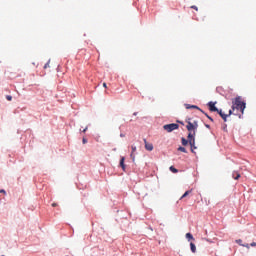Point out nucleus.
Instances as JSON below:
<instances>
[{"label": "nucleus", "instance_id": "27", "mask_svg": "<svg viewBox=\"0 0 256 256\" xmlns=\"http://www.w3.org/2000/svg\"><path fill=\"white\" fill-rule=\"evenodd\" d=\"M205 127H206L207 129H211V126H210L209 124H206Z\"/></svg>", "mask_w": 256, "mask_h": 256}, {"label": "nucleus", "instance_id": "29", "mask_svg": "<svg viewBox=\"0 0 256 256\" xmlns=\"http://www.w3.org/2000/svg\"><path fill=\"white\" fill-rule=\"evenodd\" d=\"M86 132H87V127L82 130V133H86Z\"/></svg>", "mask_w": 256, "mask_h": 256}, {"label": "nucleus", "instance_id": "24", "mask_svg": "<svg viewBox=\"0 0 256 256\" xmlns=\"http://www.w3.org/2000/svg\"><path fill=\"white\" fill-rule=\"evenodd\" d=\"M82 143H83V145H85V144L87 143L86 138H83V139H82Z\"/></svg>", "mask_w": 256, "mask_h": 256}, {"label": "nucleus", "instance_id": "16", "mask_svg": "<svg viewBox=\"0 0 256 256\" xmlns=\"http://www.w3.org/2000/svg\"><path fill=\"white\" fill-rule=\"evenodd\" d=\"M170 171L172 172V173H179V170H177L175 167H173V166H171L170 167Z\"/></svg>", "mask_w": 256, "mask_h": 256}, {"label": "nucleus", "instance_id": "17", "mask_svg": "<svg viewBox=\"0 0 256 256\" xmlns=\"http://www.w3.org/2000/svg\"><path fill=\"white\" fill-rule=\"evenodd\" d=\"M178 151H181L182 153H187V149H185V147H179Z\"/></svg>", "mask_w": 256, "mask_h": 256}, {"label": "nucleus", "instance_id": "32", "mask_svg": "<svg viewBox=\"0 0 256 256\" xmlns=\"http://www.w3.org/2000/svg\"><path fill=\"white\" fill-rule=\"evenodd\" d=\"M177 123H180V125H184V123H183V122H181V121H177Z\"/></svg>", "mask_w": 256, "mask_h": 256}, {"label": "nucleus", "instance_id": "1", "mask_svg": "<svg viewBox=\"0 0 256 256\" xmlns=\"http://www.w3.org/2000/svg\"><path fill=\"white\" fill-rule=\"evenodd\" d=\"M246 104L245 102L241 99V96H238L234 99L232 102V110L235 111H240V113H244L245 111Z\"/></svg>", "mask_w": 256, "mask_h": 256}, {"label": "nucleus", "instance_id": "13", "mask_svg": "<svg viewBox=\"0 0 256 256\" xmlns=\"http://www.w3.org/2000/svg\"><path fill=\"white\" fill-rule=\"evenodd\" d=\"M181 141H182V145L184 146V147H187V145H189V139L187 140V139H185V138H181Z\"/></svg>", "mask_w": 256, "mask_h": 256}, {"label": "nucleus", "instance_id": "7", "mask_svg": "<svg viewBox=\"0 0 256 256\" xmlns=\"http://www.w3.org/2000/svg\"><path fill=\"white\" fill-rule=\"evenodd\" d=\"M131 149H132V152L130 154V157H131L132 161L135 162V151H137V146L132 145Z\"/></svg>", "mask_w": 256, "mask_h": 256}, {"label": "nucleus", "instance_id": "20", "mask_svg": "<svg viewBox=\"0 0 256 256\" xmlns=\"http://www.w3.org/2000/svg\"><path fill=\"white\" fill-rule=\"evenodd\" d=\"M236 243H238V245H242L243 246V244H241V243H243V240H241V239L236 240Z\"/></svg>", "mask_w": 256, "mask_h": 256}, {"label": "nucleus", "instance_id": "34", "mask_svg": "<svg viewBox=\"0 0 256 256\" xmlns=\"http://www.w3.org/2000/svg\"><path fill=\"white\" fill-rule=\"evenodd\" d=\"M120 136L123 137V134H121Z\"/></svg>", "mask_w": 256, "mask_h": 256}, {"label": "nucleus", "instance_id": "8", "mask_svg": "<svg viewBox=\"0 0 256 256\" xmlns=\"http://www.w3.org/2000/svg\"><path fill=\"white\" fill-rule=\"evenodd\" d=\"M144 143L146 151H153V144L148 143L146 139H144Z\"/></svg>", "mask_w": 256, "mask_h": 256}, {"label": "nucleus", "instance_id": "10", "mask_svg": "<svg viewBox=\"0 0 256 256\" xmlns=\"http://www.w3.org/2000/svg\"><path fill=\"white\" fill-rule=\"evenodd\" d=\"M120 167L125 171V157H121L120 159Z\"/></svg>", "mask_w": 256, "mask_h": 256}, {"label": "nucleus", "instance_id": "28", "mask_svg": "<svg viewBox=\"0 0 256 256\" xmlns=\"http://www.w3.org/2000/svg\"><path fill=\"white\" fill-rule=\"evenodd\" d=\"M103 87H105V89H107V83H103Z\"/></svg>", "mask_w": 256, "mask_h": 256}, {"label": "nucleus", "instance_id": "3", "mask_svg": "<svg viewBox=\"0 0 256 256\" xmlns=\"http://www.w3.org/2000/svg\"><path fill=\"white\" fill-rule=\"evenodd\" d=\"M163 129H164V131H167V133H171V132L179 129V124H175V123L166 124L163 126Z\"/></svg>", "mask_w": 256, "mask_h": 256}, {"label": "nucleus", "instance_id": "19", "mask_svg": "<svg viewBox=\"0 0 256 256\" xmlns=\"http://www.w3.org/2000/svg\"><path fill=\"white\" fill-rule=\"evenodd\" d=\"M190 8L194 9L195 11H199V8L197 6H195V5H192Z\"/></svg>", "mask_w": 256, "mask_h": 256}, {"label": "nucleus", "instance_id": "12", "mask_svg": "<svg viewBox=\"0 0 256 256\" xmlns=\"http://www.w3.org/2000/svg\"><path fill=\"white\" fill-rule=\"evenodd\" d=\"M186 239H188V241H195L192 233H186Z\"/></svg>", "mask_w": 256, "mask_h": 256}, {"label": "nucleus", "instance_id": "25", "mask_svg": "<svg viewBox=\"0 0 256 256\" xmlns=\"http://www.w3.org/2000/svg\"><path fill=\"white\" fill-rule=\"evenodd\" d=\"M242 247H246L247 249H249V244H243Z\"/></svg>", "mask_w": 256, "mask_h": 256}, {"label": "nucleus", "instance_id": "30", "mask_svg": "<svg viewBox=\"0 0 256 256\" xmlns=\"http://www.w3.org/2000/svg\"><path fill=\"white\" fill-rule=\"evenodd\" d=\"M52 207H57V203H52Z\"/></svg>", "mask_w": 256, "mask_h": 256}, {"label": "nucleus", "instance_id": "33", "mask_svg": "<svg viewBox=\"0 0 256 256\" xmlns=\"http://www.w3.org/2000/svg\"><path fill=\"white\" fill-rule=\"evenodd\" d=\"M134 115H137V112H135Z\"/></svg>", "mask_w": 256, "mask_h": 256}, {"label": "nucleus", "instance_id": "9", "mask_svg": "<svg viewBox=\"0 0 256 256\" xmlns=\"http://www.w3.org/2000/svg\"><path fill=\"white\" fill-rule=\"evenodd\" d=\"M186 109H198V111H201V113H205L203 112V110H201V108H199L196 105H190V104H185Z\"/></svg>", "mask_w": 256, "mask_h": 256}, {"label": "nucleus", "instance_id": "14", "mask_svg": "<svg viewBox=\"0 0 256 256\" xmlns=\"http://www.w3.org/2000/svg\"><path fill=\"white\" fill-rule=\"evenodd\" d=\"M232 176H233V179L237 180L241 177V174H239V172H233Z\"/></svg>", "mask_w": 256, "mask_h": 256}, {"label": "nucleus", "instance_id": "2", "mask_svg": "<svg viewBox=\"0 0 256 256\" xmlns=\"http://www.w3.org/2000/svg\"><path fill=\"white\" fill-rule=\"evenodd\" d=\"M186 129L187 131H189L188 135H193L194 137L197 133V129L199 127V124L197 123V121L191 122V118H189L188 120H186Z\"/></svg>", "mask_w": 256, "mask_h": 256}, {"label": "nucleus", "instance_id": "18", "mask_svg": "<svg viewBox=\"0 0 256 256\" xmlns=\"http://www.w3.org/2000/svg\"><path fill=\"white\" fill-rule=\"evenodd\" d=\"M6 99H7V101H13V96L7 95V96H6Z\"/></svg>", "mask_w": 256, "mask_h": 256}, {"label": "nucleus", "instance_id": "26", "mask_svg": "<svg viewBox=\"0 0 256 256\" xmlns=\"http://www.w3.org/2000/svg\"><path fill=\"white\" fill-rule=\"evenodd\" d=\"M250 245H251V247H256V243L255 242H252Z\"/></svg>", "mask_w": 256, "mask_h": 256}, {"label": "nucleus", "instance_id": "15", "mask_svg": "<svg viewBox=\"0 0 256 256\" xmlns=\"http://www.w3.org/2000/svg\"><path fill=\"white\" fill-rule=\"evenodd\" d=\"M190 193H191V190L186 191V192L181 196L180 199H185V197H187V195H189Z\"/></svg>", "mask_w": 256, "mask_h": 256}, {"label": "nucleus", "instance_id": "5", "mask_svg": "<svg viewBox=\"0 0 256 256\" xmlns=\"http://www.w3.org/2000/svg\"><path fill=\"white\" fill-rule=\"evenodd\" d=\"M209 111L216 112L219 111V109L215 106V102H209L208 103Z\"/></svg>", "mask_w": 256, "mask_h": 256}, {"label": "nucleus", "instance_id": "22", "mask_svg": "<svg viewBox=\"0 0 256 256\" xmlns=\"http://www.w3.org/2000/svg\"><path fill=\"white\" fill-rule=\"evenodd\" d=\"M49 63H51V61H48L45 65H44V69H47L49 67Z\"/></svg>", "mask_w": 256, "mask_h": 256}, {"label": "nucleus", "instance_id": "21", "mask_svg": "<svg viewBox=\"0 0 256 256\" xmlns=\"http://www.w3.org/2000/svg\"><path fill=\"white\" fill-rule=\"evenodd\" d=\"M204 115L210 120L213 122V119L211 118V116H209L207 113H204Z\"/></svg>", "mask_w": 256, "mask_h": 256}, {"label": "nucleus", "instance_id": "23", "mask_svg": "<svg viewBox=\"0 0 256 256\" xmlns=\"http://www.w3.org/2000/svg\"><path fill=\"white\" fill-rule=\"evenodd\" d=\"M233 111H235V110H229V114H228V117L230 116V115H233Z\"/></svg>", "mask_w": 256, "mask_h": 256}, {"label": "nucleus", "instance_id": "31", "mask_svg": "<svg viewBox=\"0 0 256 256\" xmlns=\"http://www.w3.org/2000/svg\"><path fill=\"white\" fill-rule=\"evenodd\" d=\"M0 193H4V194H5L6 192H5V190H4V189H2V190H0Z\"/></svg>", "mask_w": 256, "mask_h": 256}, {"label": "nucleus", "instance_id": "4", "mask_svg": "<svg viewBox=\"0 0 256 256\" xmlns=\"http://www.w3.org/2000/svg\"><path fill=\"white\" fill-rule=\"evenodd\" d=\"M188 141H189V145L191 147L192 153H195V149H197V147L195 146V134H188Z\"/></svg>", "mask_w": 256, "mask_h": 256}, {"label": "nucleus", "instance_id": "6", "mask_svg": "<svg viewBox=\"0 0 256 256\" xmlns=\"http://www.w3.org/2000/svg\"><path fill=\"white\" fill-rule=\"evenodd\" d=\"M216 113H218V115H220V117L223 119V121H227V117H229V115L223 113V110H219L216 111Z\"/></svg>", "mask_w": 256, "mask_h": 256}, {"label": "nucleus", "instance_id": "11", "mask_svg": "<svg viewBox=\"0 0 256 256\" xmlns=\"http://www.w3.org/2000/svg\"><path fill=\"white\" fill-rule=\"evenodd\" d=\"M190 249L192 253H197V247L195 246V243L193 242L190 243Z\"/></svg>", "mask_w": 256, "mask_h": 256}]
</instances>
